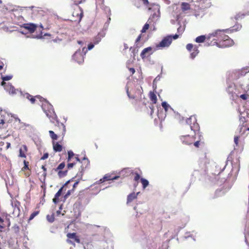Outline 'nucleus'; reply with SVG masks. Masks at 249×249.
I'll return each instance as SVG.
<instances>
[{
  "label": "nucleus",
  "mask_w": 249,
  "mask_h": 249,
  "mask_svg": "<svg viewBox=\"0 0 249 249\" xmlns=\"http://www.w3.org/2000/svg\"><path fill=\"white\" fill-rule=\"evenodd\" d=\"M208 39H212L208 46H216L219 48H226L232 46L234 42L232 39L225 34L224 30H216L208 36Z\"/></svg>",
  "instance_id": "1"
},
{
  "label": "nucleus",
  "mask_w": 249,
  "mask_h": 249,
  "mask_svg": "<svg viewBox=\"0 0 249 249\" xmlns=\"http://www.w3.org/2000/svg\"><path fill=\"white\" fill-rule=\"evenodd\" d=\"M68 154V162H69L67 165L68 168L71 169L76 164L80 165L81 169L77 174V176L80 177L81 178L85 169H86L89 164V161L87 158H84L82 160V161H81L77 157H74V154L72 151H69Z\"/></svg>",
  "instance_id": "2"
},
{
  "label": "nucleus",
  "mask_w": 249,
  "mask_h": 249,
  "mask_svg": "<svg viewBox=\"0 0 249 249\" xmlns=\"http://www.w3.org/2000/svg\"><path fill=\"white\" fill-rule=\"evenodd\" d=\"M54 130L56 133L53 130L49 131V133L52 140L56 141L58 139V137H61L62 139L64 137L66 128L65 125L62 123L57 120L55 122Z\"/></svg>",
  "instance_id": "3"
},
{
  "label": "nucleus",
  "mask_w": 249,
  "mask_h": 249,
  "mask_svg": "<svg viewBox=\"0 0 249 249\" xmlns=\"http://www.w3.org/2000/svg\"><path fill=\"white\" fill-rule=\"evenodd\" d=\"M239 121V132L240 136L246 137L249 133V114L247 113L241 114Z\"/></svg>",
  "instance_id": "4"
},
{
  "label": "nucleus",
  "mask_w": 249,
  "mask_h": 249,
  "mask_svg": "<svg viewBox=\"0 0 249 249\" xmlns=\"http://www.w3.org/2000/svg\"><path fill=\"white\" fill-rule=\"evenodd\" d=\"M42 108L46 116L49 118L52 123L54 124L55 121L58 120L53 107L50 104L47 105V108L43 106Z\"/></svg>",
  "instance_id": "5"
},
{
  "label": "nucleus",
  "mask_w": 249,
  "mask_h": 249,
  "mask_svg": "<svg viewBox=\"0 0 249 249\" xmlns=\"http://www.w3.org/2000/svg\"><path fill=\"white\" fill-rule=\"evenodd\" d=\"M186 123L190 125L192 130L195 132L199 130V124L197 123V120L195 116H191L186 120Z\"/></svg>",
  "instance_id": "6"
},
{
  "label": "nucleus",
  "mask_w": 249,
  "mask_h": 249,
  "mask_svg": "<svg viewBox=\"0 0 249 249\" xmlns=\"http://www.w3.org/2000/svg\"><path fill=\"white\" fill-rule=\"evenodd\" d=\"M172 42V36H165L159 43L156 44V47L158 49L168 47L171 44Z\"/></svg>",
  "instance_id": "7"
},
{
  "label": "nucleus",
  "mask_w": 249,
  "mask_h": 249,
  "mask_svg": "<svg viewBox=\"0 0 249 249\" xmlns=\"http://www.w3.org/2000/svg\"><path fill=\"white\" fill-rule=\"evenodd\" d=\"M73 9L74 11L72 13V16L73 17V20L80 21L81 20L83 14L82 8L78 6V5H75Z\"/></svg>",
  "instance_id": "8"
},
{
  "label": "nucleus",
  "mask_w": 249,
  "mask_h": 249,
  "mask_svg": "<svg viewBox=\"0 0 249 249\" xmlns=\"http://www.w3.org/2000/svg\"><path fill=\"white\" fill-rule=\"evenodd\" d=\"M65 167V163L63 162L60 163L56 168L53 169V170L57 173L58 176L60 178L65 177L67 174L68 170L67 169L63 170Z\"/></svg>",
  "instance_id": "9"
},
{
  "label": "nucleus",
  "mask_w": 249,
  "mask_h": 249,
  "mask_svg": "<svg viewBox=\"0 0 249 249\" xmlns=\"http://www.w3.org/2000/svg\"><path fill=\"white\" fill-rule=\"evenodd\" d=\"M186 49L191 53L190 57L192 59H194L199 53L198 47L196 45H194L193 44H188L186 45Z\"/></svg>",
  "instance_id": "10"
},
{
  "label": "nucleus",
  "mask_w": 249,
  "mask_h": 249,
  "mask_svg": "<svg viewBox=\"0 0 249 249\" xmlns=\"http://www.w3.org/2000/svg\"><path fill=\"white\" fill-rule=\"evenodd\" d=\"M180 139L182 142L186 145H190L193 143L196 140V137L194 136L186 135L180 137Z\"/></svg>",
  "instance_id": "11"
},
{
  "label": "nucleus",
  "mask_w": 249,
  "mask_h": 249,
  "mask_svg": "<svg viewBox=\"0 0 249 249\" xmlns=\"http://www.w3.org/2000/svg\"><path fill=\"white\" fill-rule=\"evenodd\" d=\"M25 96L26 98L28 99L32 104H35L36 101L37 100H39L41 102L46 101V99L40 95H36L35 96H33L29 93H26Z\"/></svg>",
  "instance_id": "12"
},
{
  "label": "nucleus",
  "mask_w": 249,
  "mask_h": 249,
  "mask_svg": "<svg viewBox=\"0 0 249 249\" xmlns=\"http://www.w3.org/2000/svg\"><path fill=\"white\" fill-rule=\"evenodd\" d=\"M70 182V180L67 181L65 183V184L55 194L54 198L53 199V201L54 204H56L59 202V201H60L59 197L62 195V193L63 189L65 188L66 187H67Z\"/></svg>",
  "instance_id": "13"
},
{
  "label": "nucleus",
  "mask_w": 249,
  "mask_h": 249,
  "mask_svg": "<svg viewBox=\"0 0 249 249\" xmlns=\"http://www.w3.org/2000/svg\"><path fill=\"white\" fill-rule=\"evenodd\" d=\"M72 59L79 64L84 62V56L80 50L75 52L72 56Z\"/></svg>",
  "instance_id": "14"
},
{
  "label": "nucleus",
  "mask_w": 249,
  "mask_h": 249,
  "mask_svg": "<svg viewBox=\"0 0 249 249\" xmlns=\"http://www.w3.org/2000/svg\"><path fill=\"white\" fill-rule=\"evenodd\" d=\"M21 27L27 30L30 33H33L36 30L37 25L31 23H24L21 26Z\"/></svg>",
  "instance_id": "15"
},
{
  "label": "nucleus",
  "mask_w": 249,
  "mask_h": 249,
  "mask_svg": "<svg viewBox=\"0 0 249 249\" xmlns=\"http://www.w3.org/2000/svg\"><path fill=\"white\" fill-rule=\"evenodd\" d=\"M67 236L69 238L67 240V243H68L69 244H71L72 245H74V243L73 242H72L70 239H74V241L77 243H80V240L79 237L76 235V233L75 232L68 233L67 234Z\"/></svg>",
  "instance_id": "16"
},
{
  "label": "nucleus",
  "mask_w": 249,
  "mask_h": 249,
  "mask_svg": "<svg viewBox=\"0 0 249 249\" xmlns=\"http://www.w3.org/2000/svg\"><path fill=\"white\" fill-rule=\"evenodd\" d=\"M45 14V12L44 10H43L41 8L35 7V9L33 10L32 17L33 18H39L44 16Z\"/></svg>",
  "instance_id": "17"
},
{
  "label": "nucleus",
  "mask_w": 249,
  "mask_h": 249,
  "mask_svg": "<svg viewBox=\"0 0 249 249\" xmlns=\"http://www.w3.org/2000/svg\"><path fill=\"white\" fill-rule=\"evenodd\" d=\"M249 72V68L247 67L246 68H243L241 70H238L236 71L234 74L235 76L237 79L239 78L241 76H243L245 75V74Z\"/></svg>",
  "instance_id": "18"
},
{
  "label": "nucleus",
  "mask_w": 249,
  "mask_h": 249,
  "mask_svg": "<svg viewBox=\"0 0 249 249\" xmlns=\"http://www.w3.org/2000/svg\"><path fill=\"white\" fill-rule=\"evenodd\" d=\"M119 178V176H112L111 175L106 174L104 176V177L103 178H101L98 181L99 182V183H103L106 181L117 179Z\"/></svg>",
  "instance_id": "19"
},
{
  "label": "nucleus",
  "mask_w": 249,
  "mask_h": 249,
  "mask_svg": "<svg viewBox=\"0 0 249 249\" xmlns=\"http://www.w3.org/2000/svg\"><path fill=\"white\" fill-rule=\"evenodd\" d=\"M152 48L151 47H149L144 49L141 53V57L142 59H144L147 57V54L148 53V55H150L153 53L152 52Z\"/></svg>",
  "instance_id": "20"
},
{
  "label": "nucleus",
  "mask_w": 249,
  "mask_h": 249,
  "mask_svg": "<svg viewBox=\"0 0 249 249\" xmlns=\"http://www.w3.org/2000/svg\"><path fill=\"white\" fill-rule=\"evenodd\" d=\"M210 35L211 34H209L207 36H205L204 35L198 36L196 38L195 41L197 43H203L205 41L206 39H207V43L208 44V42H211V41L212 40V39H208V36Z\"/></svg>",
  "instance_id": "21"
},
{
  "label": "nucleus",
  "mask_w": 249,
  "mask_h": 249,
  "mask_svg": "<svg viewBox=\"0 0 249 249\" xmlns=\"http://www.w3.org/2000/svg\"><path fill=\"white\" fill-rule=\"evenodd\" d=\"M148 10L149 12L154 11V13L153 14V17L154 18L155 16L157 15L156 12H160V6L158 4H151L150 7H148Z\"/></svg>",
  "instance_id": "22"
},
{
  "label": "nucleus",
  "mask_w": 249,
  "mask_h": 249,
  "mask_svg": "<svg viewBox=\"0 0 249 249\" xmlns=\"http://www.w3.org/2000/svg\"><path fill=\"white\" fill-rule=\"evenodd\" d=\"M132 173V170L129 168H125L122 170L120 173V176L125 177L129 176Z\"/></svg>",
  "instance_id": "23"
},
{
  "label": "nucleus",
  "mask_w": 249,
  "mask_h": 249,
  "mask_svg": "<svg viewBox=\"0 0 249 249\" xmlns=\"http://www.w3.org/2000/svg\"><path fill=\"white\" fill-rule=\"evenodd\" d=\"M52 143L53 146V149L55 152H61L62 151V145L59 144L58 142H56L55 141L53 140Z\"/></svg>",
  "instance_id": "24"
},
{
  "label": "nucleus",
  "mask_w": 249,
  "mask_h": 249,
  "mask_svg": "<svg viewBox=\"0 0 249 249\" xmlns=\"http://www.w3.org/2000/svg\"><path fill=\"white\" fill-rule=\"evenodd\" d=\"M27 147L26 145H23L19 149V157L21 158H26V154L27 152Z\"/></svg>",
  "instance_id": "25"
},
{
  "label": "nucleus",
  "mask_w": 249,
  "mask_h": 249,
  "mask_svg": "<svg viewBox=\"0 0 249 249\" xmlns=\"http://www.w3.org/2000/svg\"><path fill=\"white\" fill-rule=\"evenodd\" d=\"M139 194L140 192H138L137 193L133 192L128 195L127 197V204L131 202L133 200L136 199Z\"/></svg>",
  "instance_id": "26"
},
{
  "label": "nucleus",
  "mask_w": 249,
  "mask_h": 249,
  "mask_svg": "<svg viewBox=\"0 0 249 249\" xmlns=\"http://www.w3.org/2000/svg\"><path fill=\"white\" fill-rule=\"evenodd\" d=\"M149 98L152 104H156L157 102V98L156 94L153 91L149 92Z\"/></svg>",
  "instance_id": "27"
},
{
  "label": "nucleus",
  "mask_w": 249,
  "mask_h": 249,
  "mask_svg": "<svg viewBox=\"0 0 249 249\" xmlns=\"http://www.w3.org/2000/svg\"><path fill=\"white\" fill-rule=\"evenodd\" d=\"M4 88L6 90L9 91V92L12 94H15L16 93V89L11 85H7L4 87Z\"/></svg>",
  "instance_id": "28"
},
{
  "label": "nucleus",
  "mask_w": 249,
  "mask_h": 249,
  "mask_svg": "<svg viewBox=\"0 0 249 249\" xmlns=\"http://www.w3.org/2000/svg\"><path fill=\"white\" fill-rule=\"evenodd\" d=\"M132 174L134 175V180L137 182L136 183L134 184V186L136 187L138 185L139 180L141 179V178H140V175L137 172H132Z\"/></svg>",
  "instance_id": "29"
},
{
  "label": "nucleus",
  "mask_w": 249,
  "mask_h": 249,
  "mask_svg": "<svg viewBox=\"0 0 249 249\" xmlns=\"http://www.w3.org/2000/svg\"><path fill=\"white\" fill-rule=\"evenodd\" d=\"M12 78V76L11 75H7L5 76H3L2 77V79L3 80V81L1 82V85L3 86L4 87L6 86V83L4 82L5 81H8L11 79Z\"/></svg>",
  "instance_id": "30"
},
{
  "label": "nucleus",
  "mask_w": 249,
  "mask_h": 249,
  "mask_svg": "<svg viewBox=\"0 0 249 249\" xmlns=\"http://www.w3.org/2000/svg\"><path fill=\"white\" fill-rule=\"evenodd\" d=\"M141 182L142 184L143 189H145L146 187L149 185V181L144 178H141Z\"/></svg>",
  "instance_id": "31"
},
{
  "label": "nucleus",
  "mask_w": 249,
  "mask_h": 249,
  "mask_svg": "<svg viewBox=\"0 0 249 249\" xmlns=\"http://www.w3.org/2000/svg\"><path fill=\"white\" fill-rule=\"evenodd\" d=\"M181 9L183 11L189 10L190 5L188 3L182 2L181 4Z\"/></svg>",
  "instance_id": "32"
},
{
  "label": "nucleus",
  "mask_w": 249,
  "mask_h": 249,
  "mask_svg": "<svg viewBox=\"0 0 249 249\" xmlns=\"http://www.w3.org/2000/svg\"><path fill=\"white\" fill-rule=\"evenodd\" d=\"M74 191L73 189L68 190L64 196V200H66L71 195L73 194Z\"/></svg>",
  "instance_id": "33"
},
{
  "label": "nucleus",
  "mask_w": 249,
  "mask_h": 249,
  "mask_svg": "<svg viewBox=\"0 0 249 249\" xmlns=\"http://www.w3.org/2000/svg\"><path fill=\"white\" fill-rule=\"evenodd\" d=\"M149 24L148 23H146L144 26L142 27V29L141 30L142 33H144L146 32V31L149 29Z\"/></svg>",
  "instance_id": "34"
},
{
  "label": "nucleus",
  "mask_w": 249,
  "mask_h": 249,
  "mask_svg": "<svg viewBox=\"0 0 249 249\" xmlns=\"http://www.w3.org/2000/svg\"><path fill=\"white\" fill-rule=\"evenodd\" d=\"M161 106L166 112L167 111L168 108L170 107V106L166 102H163L161 103Z\"/></svg>",
  "instance_id": "35"
},
{
  "label": "nucleus",
  "mask_w": 249,
  "mask_h": 249,
  "mask_svg": "<svg viewBox=\"0 0 249 249\" xmlns=\"http://www.w3.org/2000/svg\"><path fill=\"white\" fill-rule=\"evenodd\" d=\"M5 226L4 225V220L0 217V232H2Z\"/></svg>",
  "instance_id": "36"
},
{
  "label": "nucleus",
  "mask_w": 249,
  "mask_h": 249,
  "mask_svg": "<svg viewBox=\"0 0 249 249\" xmlns=\"http://www.w3.org/2000/svg\"><path fill=\"white\" fill-rule=\"evenodd\" d=\"M23 162H24V166L22 168V170L23 171H25V170H29V168L28 167L29 162L24 160Z\"/></svg>",
  "instance_id": "37"
},
{
  "label": "nucleus",
  "mask_w": 249,
  "mask_h": 249,
  "mask_svg": "<svg viewBox=\"0 0 249 249\" xmlns=\"http://www.w3.org/2000/svg\"><path fill=\"white\" fill-rule=\"evenodd\" d=\"M47 219L50 222H53L54 220V217L53 214L52 215H47Z\"/></svg>",
  "instance_id": "38"
},
{
  "label": "nucleus",
  "mask_w": 249,
  "mask_h": 249,
  "mask_svg": "<svg viewBox=\"0 0 249 249\" xmlns=\"http://www.w3.org/2000/svg\"><path fill=\"white\" fill-rule=\"evenodd\" d=\"M39 213V211H36L32 213L29 217V220H31Z\"/></svg>",
  "instance_id": "39"
},
{
  "label": "nucleus",
  "mask_w": 249,
  "mask_h": 249,
  "mask_svg": "<svg viewBox=\"0 0 249 249\" xmlns=\"http://www.w3.org/2000/svg\"><path fill=\"white\" fill-rule=\"evenodd\" d=\"M240 97L244 100H246L249 98V95L247 93L241 94Z\"/></svg>",
  "instance_id": "40"
},
{
  "label": "nucleus",
  "mask_w": 249,
  "mask_h": 249,
  "mask_svg": "<svg viewBox=\"0 0 249 249\" xmlns=\"http://www.w3.org/2000/svg\"><path fill=\"white\" fill-rule=\"evenodd\" d=\"M200 143H201L200 140H198L196 141L195 140V142H193L194 145L196 148H198L199 147V145H200Z\"/></svg>",
  "instance_id": "41"
},
{
  "label": "nucleus",
  "mask_w": 249,
  "mask_h": 249,
  "mask_svg": "<svg viewBox=\"0 0 249 249\" xmlns=\"http://www.w3.org/2000/svg\"><path fill=\"white\" fill-rule=\"evenodd\" d=\"M239 136H235L234 138V142L236 145V146H238V141H239Z\"/></svg>",
  "instance_id": "42"
},
{
  "label": "nucleus",
  "mask_w": 249,
  "mask_h": 249,
  "mask_svg": "<svg viewBox=\"0 0 249 249\" xmlns=\"http://www.w3.org/2000/svg\"><path fill=\"white\" fill-rule=\"evenodd\" d=\"M41 168L43 169L44 171V173L43 174V176L44 177V178H45L47 175V169L45 167V165H42Z\"/></svg>",
  "instance_id": "43"
},
{
  "label": "nucleus",
  "mask_w": 249,
  "mask_h": 249,
  "mask_svg": "<svg viewBox=\"0 0 249 249\" xmlns=\"http://www.w3.org/2000/svg\"><path fill=\"white\" fill-rule=\"evenodd\" d=\"M49 157V154L47 153H44L43 156L41 158V160H44L47 159Z\"/></svg>",
  "instance_id": "44"
},
{
  "label": "nucleus",
  "mask_w": 249,
  "mask_h": 249,
  "mask_svg": "<svg viewBox=\"0 0 249 249\" xmlns=\"http://www.w3.org/2000/svg\"><path fill=\"white\" fill-rule=\"evenodd\" d=\"M83 0H73L74 4L75 5H79L82 2Z\"/></svg>",
  "instance_id": "45"
},
{
  "label": "nucleus",
  "mask_w": 249,
  "mask_h": 249,
  "mask_svg": "<svg viewBox=\"0 0 249 249\" xmlns=\"http://www.w3.org/2000/svg\"><path fill=\"white\" fill-rule=\"evenodd\" d=\"M79 182V181H76L74 183V184L73 185V187H72V189H73V190L74 191L75 188L77 187V186Z\"/></svg>",
  "instance_id": "46"
},
{
  "label": "nucleus",
  "mask_w": 249,
  "mask_h": 249,
  "mask_svg": "<svg viewBox=\"0 0 249 249\" xmlns=\"http://www.w3.org/2000/svg\"><path fill=\"white\" fill-rule=\"evenodd\" d=\"M129 71L131 73V74H133L135 72V70L133 68H129Z\"/></svg>",
  "instance_id": "47"
},
{
  "label": "nucleus",
  "mask_w": 249,
  "mask_h": 249,
  "mask_svg": "<svg viewBox=\"0 0 249 249\" xmlns=\"http://www.w3.org/2000/svg\"><path fill=\"white\" fill-rule=\"evenodd\" d=\"M94 47V45L92 44H89L88 45V49L89 50L92 49Z\"/></svg>",
  "instance_id": "48"
},
{
  "label": "nucleus",
  "mask_w": 249,
  "mask_h": 249,
  "mask_svg": "<svg viewBox=\"0 0 249 249\" xmlns=\"http://www.w3.org/2000/svg\"><path fill=\"white\" fill-rule=\"evenodd\" d=\"M141 37H142V35L140 34L138 36V37L137 38L136 40V43H137L138 42H139L141 39Z\"/></svg>",
  "instance_id": "49"
},
{
  "label": "nucleus",
  "mask_w": 249,
  "mask_h": 249,
  "mask_svg": "<svg viewBox=\"0 0 249 249\" xmlns=\"http://www.w3.org/2000/svg\"><path fill=\"white\" fill-rule=\"evenodd\" d=\"M142 0V2H143V3L145 5H147L148 4H149V1L148 0Z\"/></svg>",
  "instance_id": "50"
},
{
  "label": "nucleus",
  "mask_w": 249,
  "mask_h": 249,
  "mask_svg": "<svg viewBox=\"0 0 249 249\" xmlns=\"http://www.w3.org/2000/svg\"><path fill=\"white\" fill-rule=\"evenodd\" d=\"M172 36V39H176L178 38L179 36L178 35H177V34H176L174 36Z\"/></svg>",
  "instance_id": "51"
},
{
  "label": "nucleus",
  "mask_w": 249,
  "mask_h": 249,
  "mask_svg": "<svg viewBox=\"0 0 249 249\" xmlns=\"http://www.w3.org/2000/svg\"><path fill=\"white\" fill-rule=\"evenodd\" d=\"M124 49H125V50L128 49V46L127 44H125V43L124 44Z\"/></svg>",
  "instance_id": "52"
},
{
  "label": "nucleus",
  "mask_w": 249,
  "mask_h": 249,
  "mask_svg": "<svg viewBox=\"0 0 249 249\" xmlns=\"http://www.w3.org/2000/svg\"><path fill=\"white\" fill-rule=\"evenodd\" d=\"M134 2H135V3H134L135 5V6H136L138 8H139V7H140V5H137V4H136V0H135V1H134Z\"/></svg>",
  "instance_id": "53"
},
{
  "label": "nucleus",
  "mask_w": 249,
  "mask_h": 249,
  "mask_svg": "<svg viewBox=\"0 0 249 249\" xmlns=\"http://www.w3.org/2000/svg\"><path fill=\"white\" fill-rule=\"evenodd\" d=\"M10 143L9 142L7 143V148H8L10 146Z\"/></svg>",
  "instance_id": "54"
},
{
  "label": "nucleus",
  "mask_w": 249,
  "mask_h": 249,
  "mask_svg": "<svg viewBox=\"0 0 249 249\" xmlns=\"http://www.w3.org/2000/svg\"><path fill=\"white\" fill-rule=\"evenodd\" d=\"M77 43L79 44H81V45L83 44V42L82 41L79 40L77 41Z\"/></svg>",
  "instance_id": "55"
},
{
  "label": "nucleus",
  "mask_w": 249,
  "mask_h": 249,
  "mask_svg": "<svg viewBox=\"0 0 249 249\" xmlns=\"http://www.w3.org/2000/svg\"><path fill=\"white\" fill-rule=\"evenodd\" d=\"M3 65H0V70H2L3 69Z\"/></svg>",
  "instance_id": "56"
},
{
  "label": "nucleus",
  "mask_w": 249,
  "mask_h": 249,
  "mask_svg": "<svg viewBox=\"0 0 249 249\" xmlns=\"http://www.w3.org/2000/svg\"><path fill=\"white\" fill-rule=\"evenodd\" d=\"M181 28V26H180L179 28H178V32H179V30H180Z\"/></svg>",
  "instance_id": "57"
},
{
  "label": "nucleus",
  "mask_w": 249,
  "mask_h": 249,
  "mask_svg": "<svg viewBox=\"0 0 249 249\" xmlns=\"http://www.w3.org/2000/svg\"><path fill=\"white\" fill-rule=\"evenodd\" d=\"M39 27H40L41 29H43V26H42V24H40V25H39Z\"/></svg>",
  "instance_id": "58"
},
{
  "label": "nucleus",
  "mask_w": 249,
  "mask_h": 249,
  "mask_svg": "<svg viewBox=\"0 0 249 249\" xmlns=\"http://www.w3.org/2000/svg\"><path fill=\"white\" fill-rule=\"evenodd\" d=\"M127 95H128V96L129 97H130V96H129V93H128V90L127 91Z\"/></svg>",
  "instance_id": "59"
},
{
  "label": "nucleus",
  "mask_w": 249,
  "mask_h": 249,
  "mask_svg": "<svg viewBox=\"0 0 249 249\" xmlns=\"http://www.w3.org/2000/svg\"><path fill=\"white\" fill-rule=\"evenodd\" d=\"M57 213L58 214V213H60V212L59 211H57Z\"/></svg>",
  "instance_id": "60"
},
{
  "label": "nucleus",
  "mask_w": 249,
  "mask_h": 249,
  "mask_svg": "<svg viewBox=\"0 0 249 249\" xmlns=\"http://www.w3.org/2000/svg\"><path fill=\"white\" fill-rule=\"evenodd\" d=\"M150 108L152 109V111L153 112V107H150Z\"/></svg>",
  "instance_id": "61"
}]
</instances>
